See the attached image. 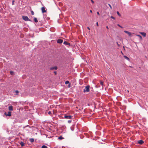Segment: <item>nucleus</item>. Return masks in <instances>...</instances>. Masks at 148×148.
<instances>
[{"mask_svg":"<svg viewBox=\"0 0 148 148\" xmlns=\"http://www.w3.org/2000/svg\"><path fill=\"white\" fill-rule=\"evenodd\" d=\"M97 14L98 15H99V12H97Z\"/></svg>","mask_w":148,"mask_h":148,"instance_id":"obj_34","label":"nucleus"},{"mask_svg":"<svg viewBox=\"0 0 148 148\" xmlns=\"http://www.w3.org/2000/svg\"><path fill=\"white\" fill-rule=\"evenodd\" d=\"M90 12H91V13H92V10H90Z\"/></svg>","mask_w":148,"mask_h":148,"instance_id":"obj_40","label":"nucleus"},{"mask_svg":"<svg viewBox=\"0 0 148 148\" xmlns=\"http://www.w3.org/2000/svg\"><path fill=\"white\" fill-rule=\"evenodd\" d=\"M31 13H32V15H33L34 14V12L33 11H31Z\"/></svg>","mask_w":148,"mask_h":148,"instance_id":"obj_26","label":"nucleus"},{"mask_svg":"<svg viewBox=\"0 0 148 148\" xmlns=\"http://www.w3.org/2000/svg\"><path fill=\"white\" fill-rule=\"evenodd\" d=\"M72 116H71L69 115H64V118L67 119H71V118Z\"/></svg>","mask_w":148,"mask_h":148,"instance_id":"obj_3","label":"nucleus"},{"mask_svg":"<svg viewBox=\"0 0 148 148\" xmlns=\"http://www.w3.org/2000/svg\"><path fill=\"white\" fill-rule=\"evenodd\" d=\"M51 113V111H49L48 112V114H50Z\"/></svg>","mask_w":148,"mask_h":148,"instance_id":"obj_31","label":"nucleus"},{"mask_svg":"<svg viewBox=\"0 0 148 148\" xmlns=\"http://www.w3.org/2000/svg\"><path fill=\"white\" fill-rule=\"evenodd\" d=\"M41 148H47V147L45 145H43L42 146Z\"/></svg>","mask_w":148,"mask_h":148,"instance_id":"obj_18","label":"nucleus"},{"mask_svg":"<svg viewBox=\"0 0 148 148\" xmlns=\"http://www.w3.org/2000/svg\"><path fill=\"white\" fill-rule=\"evenodd\" d=\"M15 92L16 93H18L19 92L17 90H15Z\"/></svg>","mask_w":148,"mask_h":148,"instance_id":"obj_25","label":"nucleus"},{"mask_svg":"<svg viewBox=\"0 0 148 148\" xmlns=\"http://www.w3.org/2000/svg\"><path fill=\"white\" fill-rule=\"evenodd\" d=\"M58 139L59 140H62V139H64V138L62 137V136H61L58 138Z\"/></svg>","mask_w":148,"mask_h":148,"instance_id":"obj_12","label":"nucleus"},{"mask_svg":"<svg viewBox=\"0 0 148 148\" xmlns=\"http://www.w3.org/2000/svg\"><path fill=\"white\" fill-rule=\"evenodd\" d=\"M124 32L127 34L129 36H132V33L131 32L127 31H124Z\"/></svg>","mask_w":148,"mask_h":148,"instance_id":"obj_4","label":"nucleus"},{"mask_svg":"<svg viewBox=\"0 0 148 148\" xmlns=\"http://www.w3.org/2000/svg\"><path fill=\"white\" fill-rule=\"evenodd\" d=\"M4 114L7 116H11V112H9L8 114H7L6 112H5L4 113Z\"/></svg>","mask_w":148,"mask_h":148,"instance_id":"obj_5","label":"nucleus"},{"mask_svg":"<svg viewBox=\"0 0 148 148\" xmlns=\"http://www.w3.org/2000/svg\"><path fill=\"white\" fill-rule=\"evenodd\" d=\"M89 87L90 86H86L85 88V89L83 91L84 92H88L89 91Z\"/></svg>","mask_w":148,"mask_h":148,"instance_id":"obj_2","label":"nucleus"},{"mask_svg":"<svg viewBox=\"0 0 148 148\" xmlns=\"http://www.w3.org/2000/svg\"><path fill=\"white\" fill-rule=\"evenodd\" d=\"M58 69V67L57 66H55L54 67H51L50 68V69L51 70H53L54 69L57 70Z\"/></svg>","mask_w":148,"mask_h":148,"instance_id":"obj_8","label":"nucleus"},{"mask_svg":"<svg viewBox=\"0 0 148 148\" xmlns=\"http://www.w3.org/2000/svg\"><path fill=\"white\" fill-rule=\"evenodd\" d=\"M138 143L139 144H142L144 143V142L142 140H140L138 141Z\"/></svg>","mask_w":148,"mask_h":148,"instance_id":"obj_9","label":"nucleus"},{"mask_svg":"<svg viewBox=\"0 0 148 148\" xmlns=\"http://www.w3.org/2000/svg\"><path fill=\"white\" fill-rule=\"evenodd\" d=\"M87 28H88V29H89V30H90V28H89V27H87Z\"/></svg>","mask_w":148,"mask_h":148,"instance_id":"obj_39","label":"nucleus"},{"mask_svg":"<svg viewBox=\"0 0 148 148\" xmlns=\"http://www.w3.org/2000/svg\"><path fill=\"white\" fill-rule=\"evenodd\" d=\"M63 40H62L61 39H58L57 40V42L58 43L61 44L63 42Z\"/></svg>","mask_w":148,"mask_h":148,"instance_id":"obj_6","label":"nucleus"},{"mask_svg":"<svg viewBox=\"0 0 148 148\" xmlns=\"http://www.w3.org/2000/svg\"><path fill=\"white\" fill-rule=\"evenodd\" d=\"M14 73L13 71H10V74L11 75H13Z\"/></svg>","mask_w":148,"mask_h":148,"instance_id":"obj_20","label":"nucleus"},{"mask_svg":"<svg viewBox=\"0 0 148 148\" xmlns=\"http://www.w3.org/2000/svg\"><path fill=\"white\" fill-rule=\"evenodd\" d=\"M108 5H109V6L110 7L111 9H112V7L111 6V5L110 4H108Z\"/></svg>","mask_w":148,"mask_h":148,"instance_id":"obj_29","label":"nucleus"},{"mask_svg":"<svg viewBox=\"0 0 148 148\" xmlns=\"http://www.w3.org/2000/svg\"><path fill=\"white\" fill-rule=\"evenodd\" d=\"M124 57L127 60H129V59L126 56H124Z\"/></svg>","mask_w":148,"mask_h":148,"instance_id":"obj_19","label":"nucleus"},{"mask_svg":"<svg viewBox=\"0 0 148 148\" xmlns=\"http://www.w3.org/2000/svg\"><path fill=\"white\" fill-rule=\"evenodd\" d=\"M92 2V3H94V1H93V0H90Z\"/></svg>","mask_w":148,"mask_h":148,"instance_id":"obj_32","label":"nucleus"},{"mask_svg":"<svg viewBox=\"0 0 148 148\" xmlns=\"http://www.w3.org/2000/svg\"><path fill=\"white\" fill-rule=\"evenodd\" d=\"M117 25L122 28H123V27L121 26L119 24H117Z\"/></svg>","mask_w":148,"mask_h":148,"instance_id":"obj_24","label":"nucleus"},{"mask_svg":"<svg viewBox=\"0 0 148 148\" xmlns=\"http://www.w3.org/2000/svg\"><path fill=\"white\" fill-rule=\"evenodd\" d=\"M136 35V36H138L140 39L142 40V37L141 36L139 35Z\"/></svg>","mask_w":148,"mask_h":148,"instance_id":"obj_17","label":"nucleus"},{"mask_svg":"<svg viewBox=\"0 0 148 148\" xmlns=\"http://www.w3.org/2000/svg\"><path fill=\"white\" fill-rule=\"evenodd\" d=\"M8 109L12 111L13 110V107L12 106H10L8 107Z\"/></svg>","mask_w":148,"mask_h":148,"instance_id":"obj_11","label":"nucleus"},{"mask_svg":"<svg viewBox=\"0 0 148 148\" xmlns=\"http://www.w3.org/2000/svg\"><path fill=\"white\" fill-rule=\"evenodd\" d=\"M100 84L102 85L103 86V82L102 81H101L100 82Z\"/></svg>","mask_w":148,"mask_h":148,"instance_id":"obj_23","label":"nucleus"},{"mask_svg":"<svg viewBox=\"0 0 148 148\" xmlns=\"http://www.w3.org/2000/svg\"><path fill=\"white\" fill-rule=\"evenodd\" d=\"M14 0H13L12 1V5H14Z\"/></svg>","mask_w":148,"mask_h":148,"instance_id":"obj_27","label":"nucleus"},{"mask_svg":"<svg viewBox=\"0 0 148 148\" xmlns=\"http://www.w3.org/2000/svg\"><path fill=\"white\" fill-rule=\"evenodd\" d=\"M54 73L55 74V75L57 73H56V71L54 72Z\"/></svg>","mask_w":148,"mask_h":148,"instance_id":"obj_36","label":"nucleus"},{"mask_svg":"<svg viewBox=\"0 0 148 148\" xmlns=\"http://www.w3.org/2000/svg\"><path fill=\"white\" fill-rule=\"evenodd\" d=\"M22 18L24 21H31V20L28 17L26 16H23Z\"/></svg>","mask_w":148,"mask_h":148,"instance_id":"obj_1","label":"nucleus"},{"mask_svg":"<svg viewBox=\"0 0 148 148\" xmlns=\"http://www.w3.org/2000/svg\"><path fill=\"white\" fill-rule=\"evenodd\" d=\"M96 25H97L98 26V22H97V23H96Z\"/></svg>","mask_w":148,"mask_h":148,"instance_id":"obj_33","label":"nucleus"},{"mask_svg":"<svg viewBox=\"0 0 148 148\" xmlns=\"http://www.w3.org/2000/svg\"><path fill=\"white\" fill-rule=\"evenodd\" d=\"M117 43V45H118V46H119V44L118 43V42H117V43Z\"/></svg>","mask_w":148,"mask_h":148,"instance_id":"obj_37","label":"nucleus"},{"mask_svg":"<svg viewBox=\"0 0 148 148\" xmlns=\"http://www.w3.org/2000/svg\"><path fill=\"white\" fill-rule=\"evenodd\" d=\"M117 14H118V15L119 16H121V15L119 14V12L118 11H117Z\"/></svg>","mask_w":148,"mask_h":148,"instance_id":"obj_22","label":"nucleus"},{"mask_svg":"<svg viewBox=\"0 0 148 148\" xmlns=\"http://www.w3.org/2000/svg\"><path fill=\"white\" fill-rule=\"evenodd\" d=\"M69 81H66L65 82V84H69Z\"/></svg>","mask_w":148,"mask_h":148,"instance_id":"obj_21","label":"nucleus"},{"mask_svg":"<svg viewBox=\"0 0 148 148\" xmlns=\"http://www.w3.org/2000/svg\"><path fill=\"white\" fill-rule=\"evenodd\" d=\"M71 86V84H70V83H69V84L68 85V87L70 88L71 87V86Z\"/></svg>","mask_w":148,"mask_h":148,"instance_id":"obj_30","label":"nucleus"},{"mask_svg":"<svg viewBox=\"0 0 148 148\" xmlns=\"http://www.w3.org/2000/svg\"><path fill=\"white\" fill-rule=\"evenodd\" d=\"M140 33L142 35H143L144 37H145L146 36V34L145 33L143 32H140Z\"/></svg>","mask_w":148,"mask_h":148,"instance_id":"obj_10","label":"nucleus"},{"mask_svg":"<svg viewBox=\"0 0 148 148\" xmlns=\"http://www.w3.org/2000/svg\"><path fill=\"white\" fill-rule=\"evenodd\" d=\"M29 141L31 143H33L34 141V139L33 138H30Z\"/></svg>","mask_w":148,"mask_h":148,"instance_id":"obj_14","label":"nucleus"},{"mask_svg":"<svg viewBox=\"0 0 148 148\" xmlns=\"http://www.w3.org/2000/svg\"><path fill=\"white\" fill-rule=\"evenodd\" d=\"M34 22L36 23H37L38 22L37 18L35 17H34Z\"/></svg>","mask_w":148,"mask_h":148,"instance_id":"obj_16","label":"nucleus"},{"mask_svg":"<svg viewBox=\"0 0 148 148\" xmlns=\"http://www.w3.org/2000/svg\"><path fill=\"white\" fill-rule=\"evenodd\" d=\"M106 28H107V29H109L108 27V26H107L106 27Z\"/></svg>","mask_w":148,"mask_h":148,"instance_id":"obj_38","label":"nucleus"},{"mask_svg":"<svg viewBox=\"0 0 148 148\" xmlns=\"http://www.w3.org/2000/svg\"><path fill=\"white\" fill-rule=\"evenodd\" d=\"M111 18H112V19H115V18L113 16H111Z\"/></svg>","mask_w":148,"mask_h":148,"instance_id":"obj_28","label":"nucleus"},{"mask_svg":"<svg viewBox=\"0 0 148 148\" xmlns=\"http://www.w3.org/2000/svg\"><path fill=\"white\" fill-rule=\"evenodd\" d=\"M68 122L69 123H70L71 122V121H68Z\"/></svg>","mask_w":148,"mask_h":148,"instance_id":"obj_35","label":"nucleus"},{"mask_svg":"<svg viewBox=\"0 0 148 148\" xmlns=\"http://www.w3.org/2000/svg\"><path fill=\"white\" fill-rule=\"evenodd\" d=\"M63 44L65 45H70V44L69 43L67 42L66 41H64L63 43Z\"/></svg>","mask_w":148,"mask_h":148,"instance_id":"obj_13","label":"nucleus"},{"mask_svg":"<svg viewBox=\"0 0 148 148\" xmlns=\"http://www.w3.org/2000/svg\"><path fill=\"white\" fill-rule=\"evenodd\" d=\"M41 10L43 13L46 12V10H45V8L44 7H42L41 8Z\"/></svg>","mask_w":148,"mask_h":148,"instance_id":"obj_7","label":"nucleus"},{"mask_svg":"<svg viewBox=\"0 0 148 148\" xmlns=\"http://www.w3.org/2000/svg\"><path fill=\"white\" fill-rule=\"evenodd\" d=\"M20 144L21 147H23L24 146V144L23 142H21Z\"/></svg>","mask_w":148,"mask_h":148,"instance_id":"obj_15","label":"nucleus"}]
</instances>
